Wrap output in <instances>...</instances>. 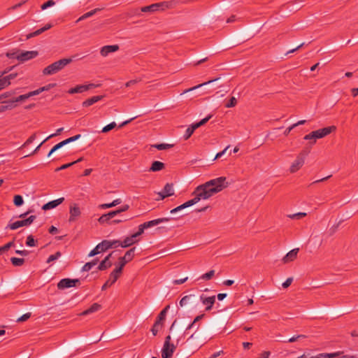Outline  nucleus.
Returning <instances> with one entry per match:
<instances>
[{"mask_svg": "<svg viewBox=\"0 0 358 358\" xmlns=\"http://www.w3.org/2000/svg\"><path fill=\"white\" fill-rule=\"evenodd\" d=\"M38 241L35 240L32 235H29L27 238L26 245L29 247H34L36 245Z\"/></svg>", "mask_w": 358, "mask_h": 358, "instance_id": "nucleus-37", "label": "nucleus"}, {"mask_svg": "<svg viewBox=\"0 0 358 358\" xmlns=\"http://www.w3.org/2000/svg\"><path fill=\"white\" fill-rule=\"evenodd\" d=\"M271 352L269 351H264L257 358H269Z\"/></svg>", "mask_w": 358, "mask_h": 358, "instance_id": "nucleus-64", "label": "nucleus"}, {"mask_svg": "<svg viewBox=\"0 0 358 358\" xmlns=\"http://www.w3.org/2000/svg\"><path fill=\"white\" fill-rule=\"evenodd\" d=\"M97 85L90 83L88 85H79L76 86L75 87H72L69 90L68 93L70 94H76V93H83L85 91H87L92 88L96 87Z\"/></svg>", "mask_w": 358, "mask_h": 358, "instance_id": "nucleus-11", "label": "nucleus"}, {"mask_svg": "<svg viewBox=\"0 0 358 358\" xmlns=\"http://www.w3.org/2000/svg\"><path fill=\"white\" fill-rule=\"evenodd\" d=\"M113 253L108 255L99 264L97 269L99 271H105L112 266V262L110 261Z\"/></svg>", "mask_w": 358, "mask_h": 358, "instance_id": "nucleus-19", "label": "nucleus"}, {"mask_svg": "<svg viewBox=\"0 0 358 358\" xmlns=\"http://www.w3.org/2000/svg\"><path fill=\"white\" fill-rule=\"evenodd\" d=\"M304 155L301 153L297 157L295 161L292 163L289 168L291 173H295L299 171L303 165L305 159Z\"/></svg>", "mask_w": 358, "mask_h": 358, "instance_id": "nucleus-12", "label": "nucleus"}, {"mask_svg": "<svg viewBox=\"0 0 358 358\" xmlns=\"http://www.w3.org/2000/svg\"><path fill=\"white\" fill-rule=\"evenodd\" d=\"M122 273H115V269L110 273L109 279L103 285L101 289L105 290L114 284Z\"/></svg>", "mask_w": 358, "mask_h": 358, "instance_id": "nucleus-17", "label": "nucleus"}, {"mask_svg": "<svg viewBox=\"0 0 358 358\" xmlns=\"http://www.w3.org/2000/svg\"><path fill=\"white\" fill-rule=\"evenodd\" d=\"M119 50V46L117 45H105L101 48L100 54L103 57L108 56L110 53L116 52Z\"/></svg>", "mask_w": 358, "mask_h": 358, "instance_id": "nucleus-21", "label": "nucleus"}, {"mask_svg": "<svg viewBox=\"0 0 358 358\" xmlns=\"http://www.w3.org/2000/svg\"><path fill=\"white\" fill-rule=\"evenodd\" d=\"M35 219H36L35 215H31L27 219H24L22 220H17L13 223H9L6 226V229H10L12 230H15L21 227L29 226L34 221Z\"/></svg>", "mask_w": 358, "mask_h": 358, "instance_id": "nucleus-7", "label": "nucleus"}, {"mask_svg": "<svg viewBox=\"0 0 358 358\" xmlns=\"http://www.w3.org/2000/svg\"><path fill=\"white\" fill-rule=\"evenodd\" d=\"M64 201V197L59 198L56 200H53L48 202L42 206L43 210H48L56 208Z\"/></svg>", "mask_w": 358, "mask_h": 358, "instance_id": "nucleus-20", "label": "nucleus"}, {"mask_svg": "<svg viewBox=\"0 0 358 358\" xmlns=\"http://www.w3.org/2000/svg\"><path fill=\"white\" fill-rule=\"evenodd\" d=\"M69 222H75L81 215L80 209L77 203H73L70 206L69 209Z\"/></svg>", "mask_w": 358, "mask_h": 358, "instance_id": "nucleus-16", "label": "nucleus"}, {"mask_svg": "<svg viewBox=\"0 0 358 358\" xmlns=\"http://www.w3.org/2000/svg\"><path fill=\"white\" fill-rule=\"evenodd\" d=\"M214 275H215V271L210 270L208 272L201 275L199 279L204 280H209L214 276Z\"/></svg>", "mask_w": 358, "mask_h": 358, "instance_id": "nucleus-38", "label": "nucleus"}, {"mask_svg": "<svg viewBox=\"0 0 358 358\" xmlns=\"http://www.w3.org/2000/svg\"><path fill=\"white\" fill-rule=\"evenodd\" d=\"M303 138L305 140L311 141H310V143L312 145L315 144L316 142V137L314 131L306 135Z\"/></svg>", "mask_w": 358, "mask_h": 358, "instance_id": "nucleus-40", "label": "nucleus"}, {"mask_svg": "<svg viewBox=\"0 0 358 358\" xmlns=\"http://www.w3.org/2000/svg\"><path fill=\"white\" fill-rule=\"evenodd\" d=\"M336 130V127L335 126H330L315 130L314 131V132L315 134L316 139H317L325 137L326 136L330 134L331 132L335 131Z\"/></svg>", "mask_w": 358, "mask_h": 358, "instance_id": "nucleus-14", "label": "nucleus"}, {"mask_svg": "<svg viewBox=\"0 0 358 358\" xmlns=\"http://www.w3.org/2000/svg\"><path fill=\"white\" fill-rule=\"evenodd\" d=\"M172 146H173V145L166 144V143H160V144H156V145H153V147H155V148H157L159 150H166V149L171 148Z\"/></svg>", "mask_w": 358, "mask_h": 358, "instance_id": "nucleus-44", "label": "nucleus"}, {"mask_svg": "<svg viewBox=\"0 0 358 358\" xmlns=\"http://www.w3.org/2000/svg\"><path fill=\"white\" fill-rule=\"evenodd\" d=\"M162 327V325L157 322H155L151 329V331L154 336L157 334L159 329Z\"/></svg>", "mask_w": 358, "mask_h": 358, "instance_id": "nucleus-46", "label": "nucleus"}, {"mask_svg": "<svg viewBox=\"0 0 358 358\" xmlns=\"http://www.w3.org/2000/svg\"><path fill=\"white\" fill-rule=\"evenodd\" d=\"M10 262H11L12 264L15 266H21L24 263V259L17 258V257H11Z\"/></svg>", "mask_w": 358, "mask_h": 358, "instance_id": "nucleus-36", "label": "nucleus"}, {"mask_svg": "<svg viewBox=\"0 0 358 358\" xmlns=\"http://www.w3.org/2000/svg\"><path fill=\"white\" fill-rule=\"evenodd\" d=\"M200 301L201 303L206 306V310L209 311L212 309L213 306L215 302V296H207L205 294H202L200 296Z\"/></svg>", "mask_w": 358, "mask_h": 358, "instance_id": "nucleus-13", "label": "nucleus"}, {"mask_svg": "<svg viewBox=\"0 0 358 358\" xmlns=\"http://www.w3.org/2000/svg\"><path fill=\"white\" fill-rule=\"evenodd\" d=\"M115 216V212L110 211L108 213L102 215L99 219L98 222L100 224H111V220Z\"/></svg>", "mask_w": 358, "mask_h": 358, "instance_id": "nucleus-23", "label": "nucleus"}, {"mask_svg": "<svg viewBox=\"0 0 358 358\" xmlns=\"http://www.w3.org/2000/svg\"><path fill=\"white\" fill-rule=\"evenodd\" d=\"M217 80V78H215V79H213V80H208V81H207V82H205V83H203L199 84V85H196V86H194V87H191V88H189V89H188V90H186L184 92V93H186V92H190V91L194 90H196V89H198V88H199V87H202V86H203V85H207V84H209V83H213V82H214V81H215V80Z\"/></svg>", "mask_w": 358, "mask_h": 358, "instance_id": "nucleus-42", "label": "nucleus"}, {"mask_svg": "<svg viewBox=\"0 0 358 358\" xmlns=\"http://www.w3.org/2000/svg\"><path fill=\"white\" fill-rule=\"evenodd\" d=\"M135 250L136 248H132L126 252L124 257L119 258V266L115 268V273H122V269L126 264L133 259Z\"/></svg>", "mask_w": 358, "mask_h": 358, "instance_id": "nucleus-5", "label": "nucleus"}, {"mask_svg": "<svg viewBox=\"0 0 358 358\" xmlns=\"http://www.w3.org/2000/svg\"><path fill=\"white\" fill-rule=\"evenodd\" d=\"M336 354H338V355H336L334 357V358H355V356L350 355H343V352H335ZM333 358V357H332Z\"/></svg>", "mask_w": 358, "mask_h": 358, "instance_id": "nucleus-56", "label": "nucleus"}, {"mask_svg": "<svg viewBox=\"0 0 358 358\" xmlns=\"http://www.w3.org/2000/svg\"><path fill=\"white\" fill-rule=\"evenodd\" d=\"M62 256V253L60 252H57L54 255H51L48 258L46 262L50 263L51 262L55 261L58 259Z\"/></svg>", "mask_w": 358, "mask_h": 358, "instance_id": "nucleus-43", "label": "nucleus"}, {"mask_svg": "<svg viewBox=\"0 0 358 358\" xmlns=\"http://www.w3.org/2000/svg\"><path fill=\"white\" fill-rule=\"evenodd\" d=\"M306 336L305 335H297V336H292V338H290L289 339H288L287 341H283V342H289V343H293V342H295L298 339L301 338H306Z\"/></svg>", "mask_w": 358, "mask_h": 358, "instance_id": "nucleus-51", "label": "nucleus"}, {"mask_svg": "<svg viewBox=\"0 0 358 358\" xmlns=\"http://www.w3.org/2000/svg\"><path fill=\"white\" fill-rule=\"evenodd\" d=\"M42 92H43V88H38L36 90H34V91L29 92V96L31 97V96H33L38 95L40 93H41Z\"/></svg>", "mask_w": 358, "mask_h": 358, "instance_id": "nucleus-60", "label": "nucleus"}, {"mask_svg": "<svg viewBox=\"0 0 358 358\" xmlns=\"http://www.w3.org/2000/svg\"><path fill=\"white\" fill-rule=\"evenodd\" d=\"M79 282V279L63 278L57 283V288L62 290L66 288L76 287V284Z\"/></svg>", "mask_w": 358, "mask_h": 358, "instance_id": "nucleus-10", "label": "nucleus"}, {"mask_svg": "<svg viewBox=\"0 0 358 358\" xmlns=\"http://www.w3.org/2000/svg\"><path fill=\"white\" fill-rule=\"evenodd\" d=\"M164 168V164L159 161H155L152 162L150 171L156 172L162 170Z\"/></svg>", "mask_w": 358, "mask_h": 358, "instance_id": "nucleus-30", "label": "nucleus"}, {"mask_svg": "<svg viewBox=\"0 0 358 358\" xmlns=\"http://www.w3.org/2000/svg\"><path fill=\"white\" fill-rule=\"evenodd\" d=\"M101 9L100 8H95L94 10H92L86 13H85L84 15H83L82 16H80L77 20H76V22H79L82 20H84L88 17H92V15H94L95 13H96L98 11H99Z\"/></svg>", "mask_w": 358, "mask_h": 358, "instance_id": "nucleus-34", "label": "nucleus"}, {"mask_svg": "<svg viewBox=\"0 0 358 358\" xmlns=\"http://www.w3.org/2000/svg\"><path fill=\"white\" fill-rule=\"evenodd\" d=\"M129 208V206L126 204L122 206L121 208H120L117 210H113V212H115V216L122 212L127 211Z\"/></svg>", "mask_w": 358, "mask_h": 358, "instance_id": "nucleus-50", "label": "nucleus"}, {"mask_svg": "<svg viewBox=\"0 0 358 358\" xmlns=\"http://www.w3.org/2000/svg\"><path fill=\"white\" fill-rule=\"evenodd\" d=\"M237 103L236 99L234 96L231 97L229 101L225 105L227 108L234 107Z\"/></svg>", "mask_w": 358, "mask_h": 358, "instance_id": "nucleus-49", "label": "nucleus"}, {"mask_svg": "<svg viewBox=\"0 0 358 358\" xmlns=\"http://www.w3.org/2000/svg\"><path fill=\"white\" fill-rule=\"evenodd\" d=\"M196 296L194 294H189L183 296L180 301V306H184L189 303H193V299H195Z\"/></svg>", "mask_w": 358, "mask_h": 358, "instance_id": "nucleus-31", "label": "nucleus"}, {"mask_svg": "<svg viewBox=\"0 0 358 358\" xmlns=\"http://www.w3.org/2000/svg\"><path fill=\"white\" fill-rule=\"evenodd\" d=\"M299 248H295L290 250L287 255L282 258V262L285 264H287L289 262L294 261L298 255Z\"/></svg>", "mask_w": 358, "mask_h": 358, "instance_id": "nucleus-24", "label": "nucleus"}, {"mask_svg": "<svg viewBox=\"0 0 358 358\" xmlns=\"http://www.w3.org/2000/svg\"><path fill=\"white\" fill-rule=\"evenodd\" d=\"M13 245L14 242L10 241L4 245L3 246L0 247V255H3L5 252L8 251Z\"/></svg>", "mask_w": 358, "mask_h": 358, "instance_id": "nucleus-41", "label": "nucleus"}, {"mask_svg": "<svg viewBox=\"0 0 358 358\" xmlns=\"http://www.w3.org/2000/svg\"><path fill=\"white\" fill-rule=\"evenodd\" d=\"M143 226H144L143 223L140 224L138 226V231L134 234L136 236V238L138 236H141L144 232V230L146 229V227H144Z\"/></svg>", "mask_w": 358, "mask_h": 358, "instance_id": "nucleus-54", "label": "nucleus"}, {"mask_svg": "<svg viewBox=\"0 0 358 358\" xmlns=\"http://www.w3.org/2000/svg\"><path fill=\"white\" fill-rule=\"evenodd\" d=\"M173 220L171 217H162V218H158L155 220H152L148 222H144V227H146V229L157 226L161 223L164 222H168L170 220Z\"/></svg>", "mask_w": 358, "mask_h": 358, "instance_id": "nucleus-18", "label": "nucleus"}, {"mask_svg": "<svg viewBox=\"0 0 358 358\" xmlns=\"http://www.w3.org/2000/svg\"><path fill=\"white\" fill-rule=\"evenodd\" d=\"M38 53L36 50L31 51H16L14 52L7 53L9 58H16L17 60L24 62L29 59H34L38 56Z\"/></svg>", "mask_w": 358, "mask_h": 358, "instance_id": "nucleus-3", "label": "nucleus"}, {"mask_svg": "<svg viewBox=\"0 0 358 358\" xmlns=\"http://www.w3.org/2000/svg\"><path fill=\"white\" fill-rule=\"evenodd\" d=\"M31 315V313H27L24 314L23 315H22L20 317H19L17 320V321L19 322H24V321L27 320L28 319H29Z\"/></svg>", "mask_w": 358, "mask_h": 358, "instance_id": "nucleus-52", "label": "nucleus"}, {"mask_svg": "<svg viewBox=\"0 0 358 358\" xmlns=\"http://www.w3.org/2000/svg\"><path fill=\"white\" fill-rule=\"evenodd\" d=\"M102 99L103 96H94L83 101L82 105L83 107H88L98 102L99 101H101Z\"/></svg>", "mask_w": 358, "mask_h": 358, "instance_id": "nucleus-26", "label": "nucleus"}, {"mask_svg": "<svg viewBox=\"0 0 358 358\" xmlns=\"http://www.w3.org/2000/svg\"><path fill=\"white\" fill-rule=\"evenodd\" d=\"M29 97H30V96H29V93L25 94H22V95H20L19 96H17L15 99V101H16V102L22 101H24L25 99H27Z\"/></svg>", "mask_w": 358, "mask_h": 358, "instance_id": "nucleus-55", "label": "nucleus"}, {"mask_svg": "<svg viewBox=\"0 0 358 358\" xmlns=\"http://www.w3.org/2000/svg\"><path fill=\"white\" fill-rule=\"evenodd\" d=\"M196 199H195V198L194 197L192 199H190V200H189V201H186L185 203H184L183 204H182V205H180V206H178V207H176V208H175L172 209V210L170 211V213H171V214H173V213H177V212H178V211H180L181 210H183V209H185V208H187V207H190V206H193V205L196 204V203H197Z\"/></svg>", "mask_w": 358, "mask_h": 358, "instance_id": "nucleus-22", "label": "nucleus"}, {"mask_svg": "<svg viewBox=\"0 0 358 358\" xmlns=\"http://www.w3.org/2000/svg\"><path fill=\"white\" fill-rule=\"evenodd\" d=\"M73 59L71 58H64L59 59L45 67L43 70V73L45 76L55 74L62 70L66 66L71 63Z\"/></svg>", "mask_w": 358, "mask_h": 358, "instance_id": "nucleus-2", "label": "nucleus"}, {"mask_svg": "<svg viewBox=\"0 0 358 358\" xmlns=\"http://www.w3.org/2000/svg\"><path fill=\"white\" fill-rule=\"evenodd\" d=\"M36 138V134H34L33 135H31L26 141L25 143L23 144L22 146L25 147V146H27L29 145V144H31V143H33V141L35 140Z\"/></svg>", "mask_w": 358, "mask_h": 358, "instance_id": "nucleus-58", "label": "nucleus"}, {"mask_svg": "<svg viewBox=\"0 0 358 358\" xmlns=\"http://www.w3.org/2000/svg\"><path fill=\"white\" fill-rule=\"evenodd\" d=\"M55 4V2L53 1V0H49L47 2L44 3L42 6H41V9L42 10H45L46 8H48V7H50L52 6H54Z\"/></svg>", "mask_w": 358, "mask_h": 358, "instance_id": "nucleus-53", "label": "nucleus"}, {"mask_svg": "<svg viewBox=\"0 0 358 358\" xmlns=\"http://www.w3.org/2000/svg\"><path fill=\"white\" fill-rule=\"evenodd\" d=\"M212 117V115H208L206 117L202 119L199 122L192 124L190 127H189L183 136L185 140H187L194 133V130L201 126L204 125L210 118Z\"/></svg>", "mask_w": 358, "mask_h": 358, "instance_id": "nucleus-6", "label": "nucleus"}, {"mask_svg": "<svg viewBox=\"0 0 358 358\" xmlns=\"http://www.w3.org/2000/svg\"><path fill=\"white\" fill-rule=\"evenodd\" d=\"M98 259H94L92 262H87L82 268L83 271H90L94 266L98 264Z\"/></svg>", "mask_w": 358, "mask_h": 358, "instance_id": "nucleus-35", "label": "nucleus"}, {"mask_svg": "<svg viewBox=\"0 0 358 358\" xmlns=\"http://www.w3.org/2000/svg\"><path fill=\"white\" fill-rule=\"evenodd\" d=\"M15 253L19 255H21V256H27L29 254V252L26 250H15Z\"/></svg>", "mask_w": 358, "mask_h": 358, "instance_id": "nucleus-62", "label": "nucleus"}, {"mask_svg": "<svg viewBox=\"0 0 358 358\" xmlns=\"http://www.w3.org/2000/svg\"><path fill=\"white\" fill-rule=\"evenodd\" d=\"M112 207H114L112 204V202L109 203H103V204L99 205V208L101 209H106V208H110Z\"/></svg>", "mask_w": 358, "mask_h": 358, "instance_id": "nucleus-63", "label": "nucleus"}, {"mask_svg": "<svg viewBox=\"0 0 358 358\" xmlns=\"http://www.w3.org/2000/svg\"><path fill=\"white\" fill-rule=\"evenodd\" d=\"M108 243L110 245H111L110 248H115L120 245L121 241H117V240H114V241L108 240Z\"/></svg>", "mask_w": 358, "mask_h": 358, "instance_id": "nucleus-57", "label": "nucleus"}, {"mask_svg": "<svg viewBox=\"0 0 358 358\" xmlns=\"http://www.w3.org/2000/svg\"><path fill=\"white\" fill-rule=\"evenodd\" d=\"M169 306H166L158 315L157 317V320L155 322L163 325V322H164L166 316L167 311L169 308Z\"/></svg>", "mask_w": 358, "mask_h": 358, "instance_id": "nucleus-29", "label": "nucleus"}, {"mask_svg": "<svg viewBox=\"0 0 358 358\" xmlns=\"http://www.w3.org/2000/svg\"><path fill=\"white\" fill-rule=\"evenodd\" d=\"M13 203L15 206L19 207L24 203L23 198L21 195H15L13 198Z\"/></svg>", "mask_w": 358, "mask_h": 358, "instance_id": "nucleus-39", "label": "nucleus"}, {"mask_svg": "<svg viewBox=\"0 0 358 358\" xmlns=\"http://www.w3.org/2000/svg\"><path fill=\"white\" fill-rule=\"evenodd\" d=\"M229 182L225 177H219L210 180L203 185L198 186L193 192L194 198L198 203L201 199H208L214 194L227 187Z\"/></svg>", "mask_w": 358, "mask_h": 358, "instance_id": "nucleus-1", "label": "nucleus"}, {"mask_svg": "<svg viewBox=\"0 0 358 358\" xmlns=\"http://www.w3.org/2000/svg\"><path fill=\"white\" fill-rule=\"evenodd\" d=\"M10 69H6L3 72H0V90L6 88L10 84V80L17 76V73H10L8 76H3Z\"/></svg>", "mask_w": 358, "mask_h": 358, "instance_id": "nucleus-8", "label": "nucleus"}, {"mask_svg": "<svg viewBox=\"0 0 358 358\" xmlns=\"http://www.w3.org/2000/svg\"><path fill=\"white\" fill-rule=\"evenodd\" d=\"M306 215V213H297L292 215H289L288 217L291 219L300 220Z\"/></svg>", "mask_w": 358, "mask_h": 358, "instance_id": "nucleus-47", "label": "nucleus"}, {"mask_svg": "<svg viewBox=\"0 0 358 358\" xmlns=\"http://www.w3.org/2000/svg\"><path fill=\"white\" fill-rule=\"evenodd\" d=\"M171 5L172 3L171 1H162L142 7L141 11L144 13H153L158 10H164L170 8Z\"/></svg>", "mask_w": 358, "mask_h": 358, "instance_id": "nucleus-4", "label": "nucleus"}, {"mask_svg": "<svg viewBox=\"0 0 358 358\" xmlns=\"http://www.w3.org/2000/svg\"><path fill=\"white\" fill-rule=\"evenodd\" d=\"M72 165H73V163H68V164H65L62 166H61L60 167H58L56 169L55 171H61V170H64V169H66L70 166H71Z\"/></svg>", "mask_w": 358, "mask_h": 358, "instance_id": "nucleus-61", "label": "nucleus"}, {"mask_svg": "<svg viewBox=\"0 0 358 358\" xmlns=\"http://www.w3.org/2000/svg\"><path fill=\"white\" fill-rule=\"evenodd\" d=\"M293 278H288L283 283H282V287L283 288H287L292 282Z\"/></svg>", "mask_w": 358, "mask_h": 358, "instance_id": "nucleus-59", "label": "nucleus"}, {"mask_svg": "<svg viewBox=\"0 0 358 358\" xmlns=\"http://www.w3.org/2000/svg\"><path fill=\"white\" fill-rule=\"evenodd\" d=\"M51 27H52V24H48L45 26H44L43 27H42L41 29H38L36 31H35L29 34V35H27V38H30L38 36L41 34H42L43 32L50 29Z\"/></svg>", "mask_w": 358, "mask_h": 358, "instance_id": "nucleus-28", "label": "nucleus"}, {"mask_svg": "<svg viewBox=\"0 0 358 358\" xmlns=\"http://www.w3.org/2000/svg\"><path fill=\"white\" fill-rule=\"evenodd\" d=\"M116 127V123L115 122H113L110 124H108V125L105 126L103 129H102V131L101 132L103 133H107L109 131L112 130L113 129H114L115 127Z\"/></svg>", "mask_w": 358, "mask_h": 358, "instance_id": "nucleus-45", "label": "nucleus"}, {"mask_svg": "<svg viewBox=\"0 0 358 358\" xmlns=\"http://www.w3.org/2000/svg\"><path fill=\"white\" fill-rule=\"evenodd\" d=\"M110 245H111L108 243V240L102 241L89 253V257H93L108 250L110 248Z\"/></svg>", "mask_w": 358, "mask_h": 358, "instance_id": "nucleus-9", "label": "nucleus"}, {"mask_svg": "<svg viewBox=\"0 0 358 358\" xmlns=\"http://www.w3.org/2000/svg\"><path fill=\"white\" fill-rule=\"evenodd\" d=\"M138 240L134 234L130 236L126 237L123 241L121 242L120 246L122 248H128L134 243H137Z\"/></svg>", "mask_w": 358, "mask_h": 358, "instance_id": "nucleus-25", "label": "nucleus"}, {"mask_svg": "<svg viewBox=\"0 0 358 358\" xmlns=\"http://www.w3.org/2000/svg\"><path fill=\"white\" fill-rule=\"evenodd\" d=\"M176 346L174 344H164L162 349V358H171Z\"/></svg>", "mask_w": 358, "mask_h": 358, "instance_id": "nucleus-15", "label": "nucleus"}, {"mask_svg": "<svg viewBox=\"0 0 358 358\" xmlns=\"http://www.w3.org/2000/svg\"><path fill=\"white\" fill-rule=\"evenodd\" d=\"M101 308V306L97 303H93L88 309L84 310L80 315H87L91 314L92 313L96 312L99 310Z\"/></svg>", "mask_w": 358, "mask_h": 358, "instance_id": "nucleus-27", "label": "nucleus"}, {"mask_svg": "<svg viewBox=\"0 0 358 358\" xmlns=\"http://www.w3.org/2000/svg\"><path fill=\"white\" fill-rule=\"evenodd\" d=\"M205 316V314H201L199 315H197L193 320V322L188 325V327L186 328L185 331V334H189V331L192 328L194 327V326H196V324L200 321L202 318H203Z\"/></svg>", "mask_w": 358, "mask_h": 358, "instance_id": "nucleus-33", "label": "nucleus"}, {"mask_svg": "<svg viewBox=\"0 0 358 358\" xmlns=\"http://www.w3.org/2000/svg\"><path fill=\"white\" fill-rule=\"evenodd\" d=\"M162 192L165 194V196H171L174 194L173 185L172 183H166L162 189Z\"/></svg>", "mask_w": 358, "mask_h": 358, "instance_id": "nucleus-32", "label": "nucleus"}, {"mask_svg": "<svg viewBox=\"0 0 358 358\" xmlns=\"http://www.w3.org/2000/svg\"><path fill=\"white\" fill-rule=\"evenodd\" d=\"M63 130H64L63 127L59 128L58 129H57L55 133L50 134L45 140H43V142H46L48 140L59 135L62 132Z\"/></svg>", "mask_w": 358, "mask_h": 358, "instance_id": "nucleus-48", "label": "nucleus"}]
</instances>
